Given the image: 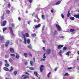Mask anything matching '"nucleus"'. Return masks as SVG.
<instances>
[{
    "label": "nucleus",
    "instance_id": "nucleus-55",
    "mask_svg": "<svg viewBox=\"0 0 79 79\" xmlns=\"http://www.w3.org/2000/svg\"><path fill=\"white\" fill-rule=\"evenodd\" d=\"M33 59L34 62H35V58L33 57Z\"/></svg>",
    "mask_w": 79,
    "mask_h": 79
},
{
    "label": "nucleus",
    "instance_id": "nucleus-39",
    "mask_svg": "<svg viewBox=\"0 0 79 79\" xmlns=\"http://www.w3.org/2000/svg\"><path fill=\"white\" fill-rule=\"evenodd\" d=\"M13 68L12 67H11V69L9 71H13Z\"/></svg>",
    "mask_w": 79,
    "mask_h": 79
},
{
    "label": "nucleus",
    "instance_id": "nucleus-35",
    "mask_svg": "<svg viewBox=\"0 0 79 79\" xmlns=\"http://www.w3.org/2000/svg\"><path fill=\"white\" fill-rule=\"evenodd\" d=\"M7 29V28L6 27L3 28V31L5 32V30H6Z\"/></svg>",
    "mask_w": 79,
    "mask_h": 79
},
{
    "label": "nucleus",
    "instance_id": "nucleus-51",
    "mask_svg": "<svg viewBox=\"0 0 79 79\" xmlns=\"http://www.w3.org/2000/svg\"><path fill=\"white\" fill-rule=\"evenodd\" d=\"M69 74L68 73H66L65 74V76H68Z\"/></svg>",
    "mask_w": 79,
    "mask_h": 79
},
{
    "label": "nucleus",
    "instance_id": "nucleus-57",
    "mask_svg": "<svg viewBox=\"0 0 79 79\" xmlns=\"http://www.w3.org/2000/svg\"><path fill=\"white\" fill-rule=\"evenodd\" d=\"M44 28H45V27H43L42 28V31H44Z\"/></svg>",
    "mask_w": 79,
    "mask_h": 79
},
{
    "label": "nucleus",
    "instance_id": "nucleus-26",
    "mask_svg": "<svg viewBox=\"0 0 79 79\" xmlns=\"http://www.w3.org/2000/svg\"><path fill=\"white\" fill-rule=\"evenodd\" d=\"M17 73H18V71H15L14 73V75H16Z\"/></svg>",
    "mask_w": 79,
    "mask_h": 79
},
{
    "label": "nucleus",
    "instance_id": "nucleus-27",
    "mask_svg": "<svg viewBox=\"0 0 79 79\" xmlns=\"http://www.w3.org/2000/svg\"><path fill=\"white\" fill-rule=\"evenodd\" d=\"M36 36V34L34 33L33 34H31V37H35V36Z\"/></svg>",
    "mask_w": 79,
    "mask_h": 79
},
{
    "label": "nucleus",
    "instance_id": "nucleus-10",
    "mask_svg": "<svg viewBox=\"0 0 79 79\" xmlns=\"http://www.w3.org/2000/svg\"><path fill=\"white\" fill-rule=\"evenodd\" d=\"M34 74H35V75H36L35 76H36V77H39V75L38 74V73H37V72H34Z\"/></svg>",
    "mask_w": 79,
    "mask_h": 79
},
{
    "label": "nucleus",
    "instance_id": "nucleus-4",
    "mask_svg": "<svg viewBox=\"0 0 79 79\" xmlns=\"http://www.w3.org/2000/svg\"><path fill=\"white\" fill-rule=\"evenodd\" d=\"M9 30H10V33L12 35H14V33H13V29H12L11 27H9Z\"/></svg>",
    "mask_w": 79,
    "mask_h": 79
},
{
    "label": "nucleus",
    "instance_id": "nucleus-20",
    "mask_svg": "<svg viewBox=\"0 0 79 79\" xmlns=\"http://www.w3.org/2000/svg\"><path fill=\"white\" fill-rule=\"evenodd\" d=\"M10 56V55L9 54L8 55H5V57L6 58H9V57Z\"/></svg>",
    "mask_w": 79,
    "mask_h": 79
},
{
    "label": "nucleus",
    "instance_id": "nucleus-12",
    "mask_svg": "<svg viewBox=\"0 0 79 79\" xmlns=\"http://www.w3.org/2000/svg\"><path fill=\"white\" fill-rule=\"evenodd\" d=\"M16 56L15 57V58H17V59H19V55H18V53H16Z\"/></svg>",
    "mask_w": 79,
    "mask_h": 79
},
{
    "label": "nucleus",
    "instance_id": "nucleus-22",
    "mask_svg": "<svg viewBox=\"0 0 79 79\" xmlns=\"http://www.w3.org/2000/svg\"><path fill=\"white\" fill-rule=\"evenodd\" d=\"M70 32H75V30H74L73 29L71 28L70 29Z\"/></svg>",
    "mask_w": 79,
    "mask_h": 79
},
{
    "label": "nucleus",
    "instance_id": "nucleus-13",
    "mask_svg": "<svg viewBox=\"0 0 79 79\" xmlns=\"http://www.w3.org/2000/svg\"><path fill=\"white\" fill-rule=\"evenodd\" d=\"M40 26H41V24H39L38 25H36L35 26V28H38V27H40Z\"/></svg>",
    "mask_w": 79,
    "mask_h": 79
},
{
    "label": "nucleus",
    "instance_id": "nucleus-56",
    "mask_svg": "<svg viewBox=\"0 0 79 79\" xmlns=\"http://www.w3.org/2000/svg\"><path fill=\"white\" fill-rule=\"evenodd\" d=\"M4 16H1V18L2 19H4V17H3Z\"/></svg>",
    "mask_w": 79,
    "mask_h": 79
},
{
    "label": "nucleus",
    "instance_id": "nucleus-28",
    "mask_svg": "<svg viewBox=\"0 0 79 79\" xmlns=\"http://www.w3.org/2000/svg\"><path fill=\"white\" fill-rule=\"evenodd\" d=\"M9 61L10 63H11V62L13 61V59H12V58H11L9 60Z\"/></svg>",
    "mask_w": 79,
    "mask_h": 79
},
{
    "label": "nucleus",
    "instance_id": "nucleus-52",
    "mask_svg": "<svg viewBox=\"0 0 79 79\" xmlns=\"http://www.w3.org/2000/svg\"><path fill=\"white\" fill-rule=\"evenodd\" d=\"M18 19L19 21H21V18H20V17H19L18 18Z\"/></svg>",
    "mask_w": 79,
    "mask_h": 79
},
{
    "label": "nucleus",
    "instance_id": "nucleus-5",
    "mask_svg": "<svg viewBox=\"0 0 79 79\" xmlns=\"http://www.w3.org/2000/svg\"><path fill=\"white\" fill-rule=\"evenodd\" d=\"M10 44V41L9 40L7 41L6 42V43L5 44V46L6 47H7L8 46V45Z\"/></svg>",
    "mask_w": 79,
    "mask_h": 79
},
{
    "label": "nucleus",
    "instance_id": "nucleus-3",
    "mask_svg": "<svg viewBox=\"0 0 79 79\" xmlns=\"http://www.w3.org/2000/svg\"><path fill=\"white\" fill-rule=\"evenodd\" d=\"M56 26L57 28L58 31H61V27H60V26L59 25H58V24H56Z\"/></svg>",
    "mask_w": 79,
    "mask_h": 79
},
{
    "label": "nucleus",
    "instance_id": "nucleus-6",
    "mask_svg": "<svg viewBox=\"0 0 79 79\" xmlns=\"http://www.w3.org/2000/svg\"><path fill=\"white\" fill-rule=\"evenodd\" d=\"M10 50L12 53H15V50H14V49L13 48H10Z\"/></svg>",
    "mask_w": 79,
    "mask_h": 79
},
{
    "label": "nucleus",
    "instance_id": "nucleus-30",
    "mask_svg": "<svg viewBox=\"0 0 79 79\" xmlns=\"http://www.w3.org/2000/svg\"><path fill=\"white\" fill-rule=\"evenodd\" d=\"M10 55L11 56H13L14 57L15 56V54H11Z\"/></svg>",
    "mask_w": 79,
    "mask_h": 79
},
{
    "label": "nucleus",
    "instance_id": "nucleus-54",
    "mask_svg": "<svg viewBox=\"0 0 79 79\" xmlns=\"http://www.w3.org/2000/svg\"><path fill=\"white\" fill-rule=\"evenodd\" d=\"M73 69V67L68 68V69Z\"/></svg>",
    "mask_w": 79,
    "mask_h": 79
},
{
    "label": "nucleus",
    "instance_id": "nucleus-46",
    "mask_svg": "<svg viewBox=\"0 0 79 79\" xmlns=\"http://www.w3.org/2000/svg\"><path fill=\"white\" fill-rule=\"evenodd\" d=\"M25 74H27V75H29V73H28V72H25Z\"/></svg>",
    "mask_w": 79,
    "mask_h": 79
},
{
    "label": "nucleus",
    "instance_id": "nucleus-40",
    "mask_svg": "<svg viewBox=\"0 0 79 79\" xmlns=\"http://www.w3.org/2000/svg\"><path fill=\"white\" fill-rule=\"evenodd\" d=\"M29 69H30L31 70H33L34 69V68L32 67H29Z\"/></svg>",
    "mask_w": 79,
    "mask_h": 79
},
{
    "label": "nucleus",
    "instance_id": "nucleus-63",
    "mask_svg": "<svg viewBox=\"0 0 79 79\" xmlns=\"http://www.w3.org/2000/svg\"><path fill=\"white\" fill-rule=\"evenodd\" d=\"M43 43H45V40H43Z\"/></svg>",
    "mask_w": 79,
    "mask_h": 79
},
{
    "label": "nucleus",
    "instance_id": "nucleus-48",
    "mask_svg": "<svg viewBox=\"0 0 79 79\" xmlns=\"http://www.w3.org/2000/svg\"><path fill=\"white\" fill-rule=\"evenodd\" d=\"M45 60L44 59H41L40 61H45Z\"/></svg>",
    "mask_w": 79,
    "mask_h": 79
},
{
    "label": "nucleus",
    "instance_id": "nucleus-64",
    "mask_svg": "<svg viewBox=\"0 0 79 79\" xmlns=\"http://www.w3.org/2000/svg\"><path fill=\"white\" fill-rule=\"evenodd\" d=\"M54 34H55L56 35V31H55L54 32Z\"/></svg>",
    "mask_w": 79,
    "mask_h": 79
},
{
    "label": "nucleus",
    "instance_id": "nucleus-33",
    "mask_svg": "<svg viewBox=\"0 0 79 79\" xmlns=\"http://www.w3.org/2000/svg\"><path fill=\"white\" fill-rule=\"evenodd\" d=\"M26 39H24V43L25 44H26Z\"/></svg>",
    "mask_w": 79,
    "mask_h": 79
},
{
    "label": "nucleus",
    "instance_id": "nucleus-9",
    "mask_svg": "<svg viewBox=\"0 0 79 79\" xmlns=\"http://www.w3.org/2000/svg\"><path fill=\"white\" fill-rule=\"evenodd\" d=\"M64 46V45H59L57 47V49H60V48H61V47H63Z\"/></svg>",
    "mask_w": 79,
    "mask_h": 79
},
{
    "label": "nucleus",
    "instance_id": "nucleus-42",
    "mask_svg": "<svg viewBox=\"0 0 79 79\" xmlns=\"http://www.w3.org/2000/svg\"><path fill=\"white\" fill-rule=\"evenodd\" d=\"M10 6H11V4H10V3H9L8 4V8H10Z\"/></svg>",
    "mask_w": 79,
    "mask_h": 79
},
{
    "label": "nucleus",
    "instance_id": "nucleus-38",
    "mask_svg": "<svg viewBox=\"0 0 79 79\" xmlns=\"http://www.w3.org/2000/svg\"><path fill=\"white\" fill-rule=\"evenodd\" d=\"M66 49H67V48H66V47H64L63 48V51H64V50H66Z\"/></svg>",
    "mask_w": 79,
    "mask_h": 79
},
{
    "label": "nucleus",
    "instance_id": "nucleus-32",
    "mask_svg": "<svg viewBox=\"0 0 79 79\" xmlns=\"http://www.w3.org/2000/svg\"><path fill=\"white\" fill-rule=\"evenodd\" d=\"M42 18L43 19H45V16L44 15H42Z\"/></svg>",
    "mask_w": 79,
    "mask_h": 79
},
{
    "label": "nucleus",
    "instance_id": "nucleus-19",
    "mask_svg": "<svg viewBox=\"0 0 79 79\" xmlns=\"http://www.w3.org/2000/svg\"><path fill=\"white\" fill-rule=\"evenodd\" d=\"M61 3V1H58L56 4L55 5H59L60 4V3Z\"/></svg>",
    "mask_w": 79,
    "mask_h": 79
},
{
    "label": "nucleus",
    "instance_id": "nucleus-59",
    "mask_svg": "<svg viewBox=\"0 0 79 79\" xmlns=\"http://www.w3.org/2000/svg\"><path fill=\"white\" fill-rule=\"evenodd\" d=\"M27 62H25V65H27Z\"/></svg>",
    "mask_w": 79,
    "mask_h": 79
},
{
    "label": "nucleus",
    "instance_id": "nucleus-43",
    "mask_svg": "<svg viewBox=\"0 0 79 79\" xmlns=\"http://www.w3.org/2000/svg\"><path fill=\"white\" fill-rule=\"evenodd\" d=\"M33 0H28V1L29 2H30V3H32V1Z\"/></svg>",
    "mask_w": 79,
    "mask_h": 79
},
{
    "label": "nucleus",
    "instance_id": "nucleus-53",
    "mask_svg": "<svg viewBox=\"0 0 79 79\" xmlns=\"http://www.w3.org/2000/svg\"><path fill=\"white\" fill-rule=\"evenodd\" d=\"M53 11H54L53 9H52V10H51V13H53Z\"/></svg>",
    "mask_w": 79,
    "mask_h": 79
},
{
    "label": "nucleus",
    "instance_id": "nucleus-41",
    "mask_svg": "<svg viewBox=\"0 0 79 79\" xmlns=\"http://www.w3.org/2000/svg\"><path fill=\"white\" fill-rule=\"evenodd\" d=\"M37 19H38V20L37 21V22H40V19H39V18Z\"/></svg>",
    "mask_w": 79,
    "mask_h": 79
},
{
    "label": "nucleus",
    "instance_id": "nucleus-25",
    "mask_svg": "<svg viewBox=\"0 0 79 79\" xmlns=\"http://www.w3.org/2000/svg\"><path fill=\"white\" fill-rule=\"evenodd\" d=\"M50 74H51V73L50 72H49L48 74L47 75V77L48 78H49V77H50Z\"/></svg>",
    "mask_w": 79,
    "mask_h": 79
},
{
    "label": "nucleus",
    "instance_id": "nucleus-8",
    "mask_svg": "<svg viewBox=\"0 0 79 79\" xmlns=\"http://www.w3.org/2000/svg\"><path fill=\"white\" fill-rule=\"evenodd\" d=\"M51 52V49H48L47 52V53L48 55H49Z\"/></svg>",
    "mask_w": 79,
    "mask_h": 79
},
{
    "label": "nucleus",
    "instance_id": "nucleus-31",
    "mask_svg": "<svg viewBox=\"0 0 79 79\" xmlns=\"http://www.w3.org/2000/svg\"><path fill=\"white\" fill-rule=\"evenodd\" d=\"M70 15H71V13H70L69 12H68V13L67 14V17H69V16H70Z\"/></svg>",
    "mask_w": 79,
    "mask_h": 79
},
{
    "label": "nucleus",
    "instance_id": "nucleus-37",
    "mask_svg": "<svg viewBox=\"0 0 79 79\" xmlns=\"http://www.w3.org/2000/svg\"><path fill=\"white\" fill-rule=\"evenodd\" d=\"M27 42L28 44L30 43V40L29 39H28L27 40Z\"/></svg>",
    "mask_w": 79,
    "mask_h": 79
},
{
    "label": "nucleus",
    "instance_id": "nucleus-21",
    "mask_svg": "<svg viewBox=\"0 0 79 79\" xmlns=\"http://www.w3.org/2000/svg\"><path fill=\"white\" fill-rule=\"evenodd\" d=\"M24 56H25V58H27V54L26 52H25L24 53Z\"/></svg>",
    "mask_w": 79,
    "mask_h": 79
},
{
    "label": "nucleus",
    "instance_id": "nucleus-14",
    "mask_svg": "<svg viewBox=\"0 0 79 79\" xmlns=\"http://www.w3.org/2000/svg\"><path fill=\"white\" fill-rule=\"evenodd\" d=\"M3 69L6 71H9V69H8V68H7V67H4Z\"/></svg>",
    "mask_w": 79,
    "mask_h": 79
},
{
    "label": "nucleus",
    "instance_id": "nucleus-44",
    "mask_svg": "<svg viewBox=\"0 0 79 79\" xmlns=\"http://www.w3.org/2000/svg\"><path fill=\"white\" fill-rule=\"evenodd\" d=\"M12 26V27H15V24L14 23H12L11 24Z\"/></svg>",
    "mask_w": 79,
    "mask_h": 79
},
{
    "label": "nucleus",
    "instance_id": "nucleus-17",
    "mask_svg": "<svg viewBox=\"0 0 79 79\" xmlns=\"http://www.w3.org/2000/svg\"><path fill=\"white\" fill-rule=\"evenodd\" d=\"M6 13H7V14H9L10 13V11L8 10H6Z\"/></svg>",
    "mask_w": 79,
    "mask_h": 79
},
{
    "label": "nucleus",
    "instance_id": "nucleus-15",
    "mask_svg": "<svg viewBox=\"0 0 79 79\" xmlns=\"http://www.w3.org/2000/svg\"><path fill=\"white\" fill-rule=\"evenodd\" d=\"M73 16L75 17V18H78L79 19V15H74Z\"/></svg>",
    "mask_w": 79,
    "mask_h": 79
},
{
    "label": "nucleus",
    "instance_id": "nucleus-7",
    "mask_svg": "<svg viewBox=\"0 0 79 79\" xmlns=\"http://www.w3.org/2000/svg\"><path fill=\"white\" fill-rule=\"evenodd\" d=\"M6 21L5 20L2 23V24H1V26H5L6 24Z\"/></svg>",
    "mask_w": 79,
    "mask_h": 79
},
{
    "label": "nucleus",
    "instance_id": "nucleus-23",
    "mask_svg": "<svg viewBox=\"0 0 79 79\" xmlns=\"http://www.w3.org/2000/svg\"><path fill=\"white\" fill-rule=\"evenodd\" d=\"M22 38H23V39H26V36L25 34H22Z\"/></svg>",
    "mask_w": 79,
    "mask_h": 79
},
{
    "label": "nucleus",
    "instance_id": "nucleus-36",
    "mask_svg": "<svg viewBox=\"0 0 79 79\" xmlns=\"http://www.w3.org/2000/svg\"><path fill=\"white\" fill-rule=\"evenodd\" d=\"M70 19H71V20H73L74 19V17H70Z\"/></svg>",
    "mask_w": 79,
    "mask_h": 79
},
{
    "label": "nucleus",
    "instance_id": "nucleus-1",
    "mask_svg": "<svg viewBox=\"0 0 79 79\" xmlns=\"http://www.w3.org/2000/svg\"><path fill=\"white\" fill-rule=\"evenodd\" d=\"M44 65H41L40 66V72H42L44 70Z\"/></svg>",
    "mask_w": 79,
    "mask_h": 79
},
{
    "label": "nucleus",
    "instance_id": "nucleus-50",
    "mask_svg": "<svg viewBox=\"0 0 79 79\" xmlns=\"http://www.w3.org/2000/svg\"><path fill=\"white\" fill-rule=\"evenodd\" d=\"M2 61H0V65H2Z\"/></svg>",
    "mask_w": 79,
    "mask_h": 79
},
{
    "label": "nucleus",
    "instance_id": "nucleus-11",
    "mask_svg": "<svg viewBox=\"0 0 79 79\" xmlns=\"http://www.w3.org/2000/svg\"><path fill=\"white\" fill-rule=\"evenodd\" d=\"M4 39V36H0V40L1 41H2Z\"/></svg>",
    "mask_w": 79,
    "mask_h": 79
},
{
    "label": "nucleus",
    "instance_id": "nucleus-45",
    "mask_svg": "<svg viewBox=\"0 0 79 79\" xmlns=\"http://www.w3.org/2000/svg\"><path fill=\"white\" fill-rule=\"evenodd\" d=\"M36 18H37V19H39V17H38V15L37 14H36Z\"/></svg>",
    "mask_w": 79,
    "mask_h": 79
},
{
    "label": "nucleus",
    "instance_id": "nucleus-24",
    "mask_svg": "<svg viewBox=\"0 0 79 79\" xmlns=\"http://www.w3.org/2000/svg\"><path fill=\"white\" fill-rule=\"evenodd\" d=\"M26 36L27 37H29V34L27 33H26Z\"/></svg>",
    "mask_w": 79,
    "mask_h": 79
},
{
    "label": "nucleus",
    "instance_id": "nucleus-62",
    "mask_svg": "<svg viewBox=\"0 0 79 79\" xmlns=\"http://www.w3.org/2000/svg\"><path fill=\"white\" fill-rule=\"evenodd\" d=\"M43 50H44V51H45V47H44L43 48Z\"/></svg>",
    "mask_w": 79,
    "mask_h": 79
},
{
    "label": "nucleus",
    "instance_id": "nucleus-49",
    "mask_svg": "<svg viewBox=\"0 0 79 79\" xmlns=\"http://www.w3.org/2000/svg\"><path fill=\"white\" fill-rule=\"evenodd\" d=\"M58 69V67H56L55 68L54 70L55 71H56V70H57V69Z\"/></svg>",
    "mask_w": 79,
    "mask_h": 79
},
{
    "label": "nucleus",
    "instance_id": "nucleus-18",
    "mask_svg": "<svg viewBox=\"0 0 79 79\" xmlns=\"http://www.w3.org/2000/svg\"><path fill=\"white\" fill-rule=\"evenodd\" d=\"M30 63L31 66H33L34 64V62L33 61H30Z\"/></svg>",
    "mask_w": 79,
    "mask_h": 79
},
{
    "label": "nucleus",
    "instance_id": "nucleus-2",
    "mask_svg": "<svg viewBox=\"0 0 79 79\" xmlns=\"http://www.w3.org/2000/svg\"><path fill=\"white\" fill-rule=\"evenodd\" d=\"M28 78V76L24 75L22 76L21 79H27V78Z\"/></svg>",
    "mask_w": 79,
    "mask_h": 79
},
{
    "label": "nucleus",
    "instance_id": "nucleus-34",
    "mask_svg": "<svg viewBox=\"0 0 79 79\" xmlns=\"http://www.w3.org/2000/svg\"><path fill=\"white\" fill-rule=\"evenodd\" d=\"M5 66L6 67H8V66H10V64H6Z\"/></svg>",
    "mask_w": 79,
    "mask_h": 79
},
{
    "label": "nucleus",
    "instance_id": "nucleus-29",
    "mask_svg": "<svg viewBox=\"0 0 79 79\" xmlns=\"http://www.w3.org/2000/svg\"><path fill=\"white\" fill-rule=\"evenodd\" d=\"M28 48L30 49H32V46L29 45L28 46Z\"/></svg>",
    "mask_w": 79,
    "mask_h": 79
},
{
    "label": "nucleus",
    "instance_id": "nucleus-58",
    "mask_svg": "<svg viewBox=\"0 0 79 79\" xmlns=\"http://www.w3.org/2000/svg\"><path fill=\"white\" fill-rule=\"evenodd\" d=\"M5 63H8V61H7V60H5Z\"/></svg>",
    "mask_w": 79,
    "mask_h": 79
},
{
    "label": "nucleus",
    "instance_id": "nucleus-16",
    "mask_svg": "<svg viewBox=\"0 0 79 79\" xmlns=\"http://www.w3.org/2000/svg\"><path fill=\"white\" fill-rule=\"evenodd\" d=\"M71 53V51L68 52H67L66 53V55H67V56H69V53Z\"/></svg>",
    "mask_w": 79,
    "mask_h": 79
},
{
    "label": "nucleus",
    "instance_id": "nucleus-61",
    "mask_svg": "<svg viewBox=\"0 0 79 79\" xmlns=\"http://www.w3.org/2000/svg\"><path fill=\"white\" fill-rule=\"evenodd\" d=\"M29 54L31 56H32V54H31V53H29Z\"/></svg>",
    "mask_w": 79,
    "mask_h": 79
},
{
    "label": "nucleus",
    "instance_id": "nucleus-60",
    "mask_svg": "<svg viewBox=\"0 0 79 79\" xmlns=\"http://www.w3.org/2000/svg\"><path fill=\"white\" fill-rule=\"evenodd\" d=\"M63 52V51H62V50H60V53H62Z\"/></svg>",
    "mask_w": 79,
    "mask_h": 79
},
{
    "label": "nucleus",
    "instance_id": "nucleus-47",
    "mask_svg": "<svg viewBox=\"0 0 79 79\" xmlns=\"http://www.w3.org/2000/svg\"><path fill=\"white\" fill-rule=\"evenodd\" d=\"M61 16L62 18H64V15H63V14H61Z\"/></svg>",
    "mask_w": 79,
    "mask_h": 79
}]
</instances>
